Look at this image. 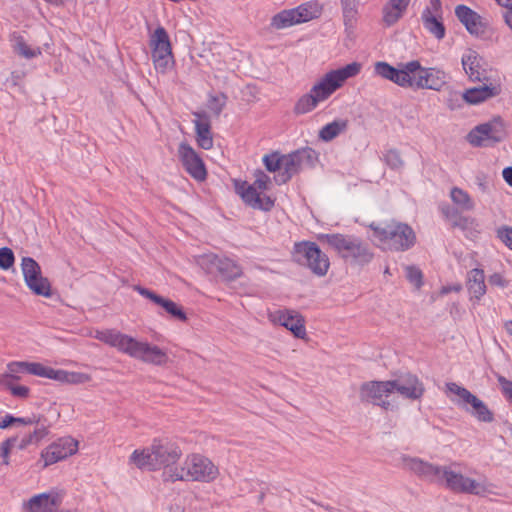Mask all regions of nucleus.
Wrapping results in <instances>:
<instances>
[{
	"instance_id": "29",
	"label": "nucleus",
	"mask_w": 512,
	"mask_h": 512,
	"mask_svg": "<svg viewBox=\"0 0 512 512\" xmlns=\"http://www.w3.org/2000/svg\"><path fill=\"white\" fill-rule=\"evenodd\" d=\"M209 261L225 280H235L242 275L241 267L232 259L212 255Z\"/></svg>"
},
{
	"instance_id": "10",
	"label": "nucleus",
	"mask_w": 512,
	"mask_h": 512,
	"mask_svg": "<svg viewBox=\"0 0 512 512\" xmlns=\"http://www.w3.org/2000/svg\"><path fill=\"white\" fill-rule=\"evenodd\" d=\"M153 459L156 462V470L163 468L162 478L165 482H170L166 474L168 469L179 468L177 465L183 452L180 446L166 437H156L151 443Z\"/></svg>"
},
{
	"instance_id": "34",
	"label": "nucleus",
	"mask_w": 512,
	"mask_h": 512,
	"mask_svg": "<svg viewBox=\"0 0 512 512\" xmlns=\"http://www.w3.org/2000/svg\"><path fill=\"white\" fill-rule=\"evenodd\" d=\"M468 291L471 295V300L479 301L486 293L485 276L481 269H472L468 274Z\"/></svg>"
},
{
	"instance_id": "3",
	"label": "nucleus",
	"mask_w": 512,
	"mask_h": 512,
	"mask_svg": "<svg viewBox=\"0 0 512 512\" xmlns=\"http://www.w3.org/2000/svg\"><path fill=\"white\" fill-rule=\"evenodd\" d=\"M254 182L235 180V192L241 197L242 201L252 207L262 211H271L275 205V197L267 194L272 182L271 178L261 170L254 173Z\"/></svg>"
},
{
	"instance_id": "60",
	"label": "nucleus",
	"mask_w": 512,
	"mask_h": 512,
	"mask_svg": "<svg viewBox=\"0 0 512 512\" xmlns=\"http://www.w3.org/2000/svg\"><path fill=\"white\" fill-rule=\"evenodd\" d=\"M46 2H49L51 4H54V5H61L63 4L66 0H45Z\"/></svg>"
},
{
	"instance_id": "4",
	"label": "nucleus",
	"mask_w": 512,
	"mask_h": 512,
	"mask_svg": "<svg viewBox=\"0 0 512 512\" xmlns=\"http://www.w3.org/2000/svg\"><path fill=\"white\" fill-rule=\"evenodd\" d=\"M325 241L345 261L352 264H365L372 260L373 254L360 239L344 234H325L319 237Z\"/></svg>"
},
{
	"instance_id": "24",
	"label": "nucleus",
	"mask_w": 512,
	"mask_h": 512,
	"mask_svg": "<svg viewBox=\"0 0 512 512\" xmlns=\"http://www.w3.org/2000/svg\"><path fill=\"white\" fill-rule=\"evenodd\" d=\"M193 116L197 145L204 150L212 149L214 140L211 131V122L208 115L203 112H193Z\"/></svg>"
},
{
	"instance_id": "48",
	"label": "nucleus",
	"mask_w": 512,
	"mask_h": 512,
	"mask_svg": "<svg viewBox=\"0 0 512 512\" xmlns=\"http://www.w3.org/2000/svg\"><path fill=\"white\" fill-rule=\"evenodd\" d=\"M226 96L224 94L220 95H210L208 99V107L215 114L219 115L223 108L226 105Z\"/></svg>"
},
{
	"instance_id": "15",
	"label": "nucleus",
	"mask_w": 512,
	"mask_h": 512,
	"mask_svg": "<svg viewBox=\"0 0 512 512\" xmlns=\"http://www.w3.org/2000/svg\"><path fill=\"white\" fill-rule=\"evenodd\" d=\"M504 135L503 121L500 118H494L473 128L467 135V141L472 146L480 147L487 141L500 142Z\"/></svg>"
},
{
	"instance_id": "12",
	"label": "nucleus",
	"mask_w": 512,
	"mask_h": 512,
	"mask_svg": "<svg viewBox=\"0 0 512 512\" xmlns=\"http://www.w3.org/2000/svg\"><path fill=\"white\" fill-rule=\"evenodd\" d=\"M416 234L406 223L391 221L386 225V247L394 251H407L416 244Z\"/></svg>"
},
{
	"instance_id": "30",
	"label": "nucleus",
	"mask_w": 512,
	"mask_h": 512,
	"mask_svg": "<svg viewBox=\"0 0 512 512\" xmlns=\"http://www.w3.org/2000/svg\"><path fill=\"white\" fill-rule=\"evenodd\" d=\"M152 447L135 449L128 457V464L140 470L156 471V462L153 459Z\"/></svg>"
},
{
	"instance_id": "31",
	"label": "nucleus",
	"mask_w": 512,
	"mask_h": 512,
	"mask_svg": "<svg viewBox=\"0 0 512 512\" xmlns=\"http://www.w3.org/2000/svg\"><path fill=\"white\" fill-rule=\"evenodd\" d=\"M462 66L465 73L472 81H481L483 76V69L481 66V58L479 54L468 49L461 58Z\"/></svg>"
},
{
	"instance_id": "21",
	"label": "nucleus",
	"mask_w": 512,
	"mask_h": 512,
	"mask_svg": "<svg viewBox=\"0 0 512 512\" xmlns=\"http://www.w3.org/2000/svg\"><path fill=\"white\" fill-rule=\"evenodd\" d=\"M134 290L137 291L141 296L145 297L146 299L150 300L155 305L161 307L168 315L171 317L180 320L182 322H185L187 320L186 313L184 312L183 308L178 305L176 302L162 297L155 292L144 288L142 286H135Z\"/></svg>"
},
{
	"instance_id": "52",
	"label": "nucleus",
	"mask_w": 512,
	"mask_h": 512,
	"mask_svg": "<svg viewBox=\"0 0 512 512\" xmlns=\"http://www.w3.org/2000/svg\"><path fill=\"white\" fill-rule=\"evenodd\" d=\"M386 165L392 169H399L403 166V161L395 150H390L386 153Z\"/></svg>"
},
{
	"instance_id": "54",
	"label": "nucleus",
	"mask_w": 512,
	"mask_h": 512,
	"mask_svg": "<svg viewBox=\"0 0 512 512\" xmlns=\"http://www.w3.org/2000/svg\"><path fill=\"white\" fill-rule=\"evenodd\" d=\"M10 391L12 395L20 398H27L30 393V389L24 385H13L10 386Z\"/></svg>"
},
{
	"instance_id": "5",
	"label": "nucleus",
	"mask_w": 512,
	"mask_h": 512,
	"mask_svg": "<svg viewBox=\"0 0 512 512\" xmlns=\"http://www.w3.org/2000/svg\"><path fill=\"white\" fill-rule=\"evenodd\" d=\"M461 464L454 462L449 466H439L436 483L444 484L448 489L458 492L483 496L490 492L485 479L475 480L464 476L456 470Z\"/></svg>"
},
{
	"instance_id": "19",
	"label": "nucleus",
	"mask_w": 512,
	"mask_h": 512,
	"mask_svg": "<svg viewBox=\"0 0 512 512\" xmlns=\"http://www.w3.org/2000/svg\"><path fill=\"white\" fill-rule=\"evenodd\" d=\"M129 356L156 366L166 365L169 361L165 350L147 341H138L137 339H134Z\"/></svg>"
},
{
	"instance_id": "43",
	"label": "nucleus",
	"mask_w": 512,
	"mask_h": 512,
	"mask_svg": "<svg viewBox=\"0 0 512 512\" xmlns=\"http://www.w3.org/2000/svg\"><path fill=\"white\" fill-rule=\"evenodd\" d=\"M341 5L345 24L352 23L356 19L358 1L341 0Z\"/></svg>"
},
{
	"instance_id": "8",
	"label": "nucleus",
	"mask_w": 512,
	"mask_h": 512,
	"mask_svg": "<svg viewBox=\"0 0 512 512\" xmlns=\"http://www.w3.org/2000/svg\"><path fill=\"white\" fill-rule=\"evenodd\" d=\"M322 10V5L317 1H308L295 8L285 9L275 14L271 19V26L276 30H282L306 23L319 18Z\"/></svg>"
},
{
	"instance_id": "41",
	"label": "nucleus",
	"mask_w": 512,
	"mask_h": 512,
	"mask_svg": "<svg viewBox=\"0 0 512 512\" xmlns=\"http://www.w3.org/2000/svg\"><path fill=\"white\" fill-rule=\"evenodd\" d=\"M20 266L25 284L42 274L40 265L31 257H23Z\"/></svg>"
},
{
	"instance_id": "28",
	"label": "nucleus",
	"mask_w": 512,
	"mask_h": 512,
	"mask_svg": "<svg viewBox=\"0 0 512 512\" xmlns=\"http://www.w3.org/2000/svg\"><path fill=\"white\" fill-rule=\"evenodd\" d=\"M403 465L406 469L412 471L418 476L429 480L431 482L436 481L439 466L432 465L416 457H403Z\"/></svg>"
},
{
	"instance_id": "18",
	"label": "nucleus",
	"mask_w": 512,
	"mask_h": 512,
	"mask_svg": "<svg viewBox=\"0 0 512 512\" xmlns=\"http://www.w3.org/2000/svg\"><path fill=\"white\" fill-rule=\"evenodd\" d=\"M65 491L51 489L30 497L23 503L26 512H55L63 503Z\"/></svg>"
},
{
	"instance_id": "35",
	"label": "nucleus",
	"mask_w": 512,
	"mask_h": 512,
	"mask_svg": "<svg viewBox=\"0 0 512 512\" xmlns=\"http://www.w3.org/2000/svg\"><path fill=\"white\" fill-rule=\"evenodd\" d=\"M411 0H388L386 2V26L397 23L406 13Z\"/></svg>"
},
{
	"instance_id": "26",
	"label": "nucleus",
	"mask_w": 512,
	"mask_h": 512,
	"mask_svg": "<svg viewBox=\"0 0 512 512\" xmlns=\"http://www.w3.org/2000/svg\"><path fill=\"white\" fill-rule=\"evenodd\" d=\"M44 378L68 385L86 384L92 380V376L88 373L55 369L50 366H46Z\"/></svg>"
},
{
	"instance_id": "40",
	"label": "nucleus",
	"mask_w": 512,
	"mask_h": 512,
	"mask_svg": "<svg viewBox=\"0 0 512 512\" xmlns=\"http://www.w3.org/2000/svg\"><path fill=\"white\" fill-rule=\"evenodd\" d=\"M20 266L25 284L42 274L40 265L31 257H23Z\"/></svg>"
},
{
	"instance_id": "53",
	"label": "nucleus",
	"mask_w": 512,
	"mask_h": 512,
	"mask_svg": "<svg viewBox=\"0 0 512 512\" xmlns=\"http://www.w3.org/2000/svg\"><path fill=\"white\" fill-rule=\"evenodd\" d=\"M499 5L508 9L505 13V21L512 29V0H495Z\"/></svg>"
},
{
	"instance_id": "39",
	"label": "nucleus",
	"mask_w": 512,
	"mask_h": 512,
	"mask_svg": "<svg viewBox=\"0 0 512 512\" xmlns=\"http://www.w3.org/2000/svg\"><path fill=\"white\" fill-rule=\"evenodd\" d=\"M451 201L463 211H471L475 207V202L465 190L459 187H453L450 191Z\"/></svg>"
},
{
	"instance_id": "32",
	"label": "nucleus",
	"mask_w": 512,
	"mask_h": 512,
	"mask_svg": "<svg viewBox=\"0 0 512 512\" xmlns=\"http://www.w3.org/2000/svg\"><path fill=\"white\" fill-rule=\"evenodd\" d=\"M500 93V87L496 85H484L466 90L462 97L469 104H479L489 98L497 96Z\"/></svg>"
},
{
	"instance_id": "55",
	"label": "nucleus",
	"mask_w": 512,
	"mask_h": 512,
	"mask_svg": "<svg viewBox=\"0 0 512 512\" xmlns=\"http://www.w3.org/2000/svg\"><path fill=\"white\" fill-rule=\"evenodd\" d=\"M489 283L498 287H506L508 285L507 280L499 273H494L489 277Z\"/></svg>"
},
{
	"instance_id": "47",
	"label": "nucleus",
	"mask_w": 512,
	"mask_h": 512,
	"mask_svg": "<svg viewBox=\"0 0 512 512\" xmlns=\"http://www.w3.org/2000/svg\"><path fill=\"white\" fill-rule=\"evenodd\" d=\"M441 0H429V4L422 11L421 19L429 17H442Z\"/></svg>"
},
{
	"instance_id": "61",
	"label": "nucleus",
	"mask_w": 512,
	"mask_h": 512,
	"mask_svg": "<svg viewBox=\"0 0 512 512\" xmlns=\"http://www.w3.org/2000/svg\"><path fill=\"white\" fill-rule=\"evenodd\" d=\"M479 186L481 188L482 191H486L487 187L484 183H479Z\"/></svg>"
},
{
	"instance_id": "25",
	"label": "nucleus",
	"mask_w": 512,
	"mask_h": 512,
	"mask_svg": "<svg viewBox=\"0 0 512 512\" xmlns=\"http://www.w3.org/2000/svg\"><path fill=\"white\" fill-rule=\"evenodd\" d=\"M415 79L416 88L440 90L446 83L447 75L442 70L435 68H422L419 65Z\"/></svg>"
},
{
	"instance_id": "22",
	"label": "nucleus",
	"mask_w": 512,
	"mask_h": 512,
	"mask_svg": "<svg viewBox=\"0 0 512 512\" xmlns=\"http://www.w3.org/2000/svg\"><path fill=\"white\" fill-rule=\"evenodd\" d=\"M91 336L127 355L135 339L114 329L96 330Z\"/></svg>"
},
{
	"instance_id": "9",
	"label": "nucleus",
	"mask_w": 512,
	"mask_h": 512,
	"mask_svg": "<svg viewBox=\"0 0 512 512\" xmlns=\"http://www.w3.org/2000/svg\"><path fill=\"white\" fill-rule=\"evenodd\" d=\"M151 58L156 72L166 74L173 69L175 60L172 45L167 31L159 26L151 34L149 39Z\"/></svg>"
},
{
	"instance_id": "14",
	"label": "nucleus",
	"mask_w": 512,
	"mask_h": 512,
	"mask_svg": "<svg viewBox=\"0 0 512 512\" xmlns=\"http://www.w3.org/2000/svg\"><path fill=\"white\" fill-rule=\"evenodd\" d=\"M177 155L184 170L196 181L202 182L207 178V169L199 153L187 142L178 146Z\"/></svg>"
},
{
	"instance_id": "27",
	"label": "nucleus",
	"mask_w": 512,
	"mask_h": 512,
	"mask_svg": "<svg viewBox=\"0 0 512 512\" xmlns=\"http://www.w3.org/2000/svg\"><path fill=\"white\" fill-rule=\"evenodd\" d=\"M46 365L40 362H29V361H12L7 364V377L14 380H19L21 374H30L33 376L45 377Z\"/></svg>"
},
{
	"instance_id": "7",
	"label": "nucleus",
	"mask_w": 512,
	"mask_h": 512,
	"mask_svg": "<svg viewBox=\"0 0 512 512\" xmlns=\"http://www.w3.org/2000/svg\"><path fill=\"white\" fill-rule=\"evenodd\" d=\"M445 387L448 396L450 394L456 396V398L450 397L451 401L471 414L478 421L490 423L494 420L492 411L481 399L472 394L469 390L455 382H448L445 384Z\"/></svg>"
},
{
	"instance_id": "45",
	"label": "nucleus",
	"mask_w": 512,
	"mask_h": 512,
	"mask_svg": "<svg viewBox=\"0 0 512 512\" xmlns=\"http://www.w3.org/2000/svg\"><path fill=\"white\" fill-rule=\"evenodd\" d=\"M47 433L48 431L45 427L37 428L33 431V433H30L21 440L19 447L23 449L32 443H38L47 435Z\"/></svg>"
},
{
	"instance_id": "44",
	"label": "nucleus",
	"mask_w": 512,
	"mask_h": 512,
	"mask_svg": "<svg viewBox=\"0 0 512 512\" xmlns=\"http://www.w3.org/2000/svg\"><path fill=\"white\" fill-rule=\"evenodd\" d=\"M405 275L408 281L419 289L423 285V274L422 271L414 265H408L405 267Z\"/></svg>"
},
{
	"instance_id": "46",
	"label": "nucleus",
	"mask_w": 512,
	"mask_h": 512,
	"mask_svg": "<svg viewBox=\"0 0 512 512\" xmlns=\"http://www.w3.org/2000/svg\"><path fill=\"white\" fill-rule=\"evenodd\" d=\"M33 423H35L34 418H20L7 414L0 419V429H6L13 424L31 425Z\"/></svg>"
},
{
	"instance_id": "50",
	"label": "nucleus",
	"mask_w": 512,
	"mask_h": 512,
	"mask_svg": "<svg viewBox=\"0 0 512 512\" xmlns=\"http://www.w3.org/2000/svg\"><path fill=\"white\" fill-rule=\"evenodd\" d=\"M16 442V438H9L3 441L0 445V457L4 465H9L10 453Z\"/></svg>"
},
{
	"instance_id": "51",
	"label": "nucleus",
	"mask_w": 512,
	"mask_h": 512,
	"mask_svg": "<svg viewBox=\"0 0 512 512\" xmlns=\"http://www.w3.org/2000/svg\"><path fill=\"white\" fill-rule=\"evenodd\" d=\"M497 237L512 250V227L501 226L497 229Z\"/></svg>"
},
{
	"instance_id": "17",
	"label": "nucleus",
	"mask_w": 512,
	"mask_h": 512,
	"mask_svg": "<svg viewBox=\"0 0 512 512\" xmlns=\"http://www.w3.org/2000/svg\"><path fill=\"white\" fill-rule=\"evenodd\" d=\"M79 442L72 437H63L53 442L41 452L43 467L46 468L77 453Z\"/></svg>"
},
{
	"instance_id": "58",
	"label": "nucleus",
	"mask_w": 512,
	"mask_h": 512,
	"mask_svg": "<svg viewBox=\"0 0 512 512\" xmlns=\"http://www.w3.org/2000/svg\"><path fill=\"white\" fill-rule=\"evenodd\" d=\"M375 73L384 77V62L379 61L375 64Z\"/></svg>"
},
{
	"instance_id": "59",
	"label": "nucleus",
	"mask_w": 512,
	"mask_h": 512,
	"mask_svg": "<svg viewBox=\"0 0 512 512\" xmlns=\"http://www.w3.org/2000/svg\"><path fill=\"white\" fill-rule=\"evenodd\" d=\"M505 329L510 335H512V320L505 323Z\"/></svg>"
},
{
	"instance_id": "13",
	"label": "nucleus",
	"mask_w": 512,
	"mask_h": 512,
	"mask_svg": "<svg viewBox=\"0 0 512 512\" xmlns=\"http://www.w3.org/2000/svg\"><path fill=\"white\" fill-rule=\"evenodd\" d=\"M397 392L409 400H419L423 397L425 387L422 381L411 373H401L393 380H386V395Z\"/></svg>"
},
{
	"instance_id": "37",
	"label": "nucleus",
	"mask_w": 512,
	"mask_h": 512,
	"mask_svg": "<svg viewBox=\"0 0 512 512\" xmlns=\"http://www.w3.org/2000/svg\"><path fill=\"white\" fill-rule=\"evenodd\" d=\"M348 128V121L346 119H337L331 123L324 125L318 134L319 139L324 142H330L340 134L344 133Z\"/></svg>"
},
{
	"instance_id": "11",
	"label": "nucleus",
	"mask_w": 512,
	"mask_h": 512,
	"mask_svg": "<svg viewBox=\"0 0 512 512\" xmlns=\"http://www.w3.org/2000/svg\"><path fill=\"white\" fill-rule=\"evenodd\" d=\"M294 258L297 262L307 265L318 276L326 275L330 267L327 255L314 242L296 243L294 245Z\"/></svg>"
},
{
	"instance_id": "20",
	"label": "nucleus",
	"mask_w": 512,
	"mask_h": 512,
	"mask_svg": "<svg viewBox=\"0 0 512 512\" xmlns=\"http://www.w3.org/2000/svg\"><path fill=\"white\" fill-rule=\"evenodd\" d=\"M455 15L471 35L485 36L488 25L477 12L466 5H458L455 7Z\"/></svg>"
},
{
	"instance_id": "1",
	"label": "nucleus",
	"mask_w": 512,
	"mask_h": 512,
	"mask_svg": "<svg viewBox=\"0 0 512 512\" xmlns=\"http://www.w3.org/2000/svg\"><path fill=\"white\" fill-rule=\"evenodd\" d=\"M362 69L358 62L349 63L341 68L330 70L320 77L295 103L294 112L307 114L317 106L328 100L338 89L342 88L346 81L357 76Z\"/></svg>"
},
{
	"instance_id": "16",
	"label": "nucleus",
	"mask_w": 512,
	"mask_h": 512,
	"mask_svg": "<svg viewBox=\"0 0 512 512\" xmlns=\"http://www.w3.org/2000/svg\"><path fill=\"white\" fill-rule=\"evenodd\" d=\"M268 319L273 323L285 327L294 337L305 339L307 336L305 318L291 309H278L268 312Z\"/></svg>"
},
{
	"instance_id": "6",
	"label": "nucleus",
	"mask_w": 512,
	"mask_h": 512,
	"mask_svg": "<svg viewBox=\"0 0 512 512\" xmlns=\"http://www.w3.org/2000/svg\"><path fill=\"white\" fill-rule=\"evenodd\" d=\"M304 154L305 152L300 150L289 154L274 151L265 154L262 162L269 172L276 174L275 181L278 184H284L300 170Z\"/></svg>"
},
{
	"instance_id": "36",
	"label": "nucleus",
	"mask_w": 512,
	"mask_h": 512,
	"mask_svg": "<svg viewBox=\"0 0 512 512\" xmlns=\"http://www.w3.org/2000/svg\"><path fill=\"white\" fill-rule=\"evenodd\" d=\"M10 42L14 52L23 58L31 59L38 57L42 54L40 47H31L27 44L23 36L13 33L10 37Z\"/></svg>"
},
{
	"instance_id": "33",
	"label": "nucleus",
	"mask_w": 512,
	"mask_h": 512,
	"mask_svg": "<svg viewBox=\"0 0 512 512\" xmlns=\"http://www.w3.org/2000/svg\"><path fill=\"white\" fill-rule=\"evenodd\" d=\"M384 395V384L379 381H370L361 385L360 398L363 402L374 405H382Z\"/></svg>"
},
{
	"instance_id": "23",
	"label": "nucleus",
	"mask_w": 512,
	"mask_h": 512,
	"mask_svg": "<svg viewBox=\"0 0 512 512\" xmlns=\"http://www.w3.org/2000/svg\"><path fill=\"white\" fill-rule=\"evenodd\" d=\"M418 68V61H411L405 64L402 69H395L386 63V79L402 87H416L415 78Z\"/></svg>"
},
{
	"instance_id": "56",
	"label": "nucleus",
	"mask_w": 512,
	"mask_h": 512,
	"mask_svg": "<svg viewBox=\"0 0 512 512\" xmlns=\"http://www.w3.org/2000/svg\"><path fill=\"white\" fill-rule=\"evenodd\" d=\"M461 290H462L461 284L446 285L441 288L440 294L446 295L451 292H460Z\"/></svg>"
},
{
	"instance_id": "2",
	"label": "nucleus",
	"mask_w": 512,
	"mask_h": 512,
	"mask_svg": "<svg viewBox=\"0 0 512 512\" xmlns=\"http://www.w3.org/2000/svg\"><path fill=\"white\" fill-rule=\"evenodd\" d=\"M166 474L171 483L177 481L211 483L218 479L220 470L210 458L199 453H191L186 455L179 468L168 469Z\"/></svg>"
},
{
	"instance_id": "38",
	"label": "nucleus",
	"mask_w": 512,
	"mask_h": 512,
	"mask_svg": "<svg viewBox=\"0 0 512 512\" xmlns=\"http://www.w3.org/2000/svg\"><path fill=\"white\" fill-rule=\"evenodd\" d=\"M28 289L37 296H42L44 298H50L53 295L52 285L48 278L44 277L42 274L35 277L32 282L26 284Z\"/></svg>"
},
{
	"instance_id": "57",
	"label": "nucleus",
	"mask_w": 512,
	"mask_h": 512,
	"mask_svg": "<svg viewBox=\"0 0 512 512\" xmlns=\"http://www.w3.org/2000/svg\"><path fill=\"white\" fill-rule=\"evenodd\" d=\"M504 180L512 186V167H507L502 172Z\"/></svg>"
},
{
	"instance_id": "49",
	"label": "nucleus",
	"mask_w": 512,
	"mask_h": 512,
	"mask_svg": "<svg viewBox=\"0 0 512 512\" xmlns=\"http://www.w3.org/2000/svg\"><path fill=\"white\" fill-rule=\"evenodd\" d=\"M15 262L13 251L8 247L0 248V268L9 270Z\"/></svg>"
},
{
	"instance_id": "42",
	"label": "nucleus",
	"mask_w": 512,
	"mask_h": 512,
	"mask_svg": "<svg viewBox=\"0 0 512 512\" xmlns=\"http://www.w3.org/2000/svg\"><path fill=\"white\" fill-rule=\"evenodd\" d=\"M421 20L424 28L437 40H442L445 37L446 29L442 17H427Z\"/></svg>"
}]
</instances>
